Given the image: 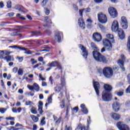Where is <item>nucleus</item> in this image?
<instances>
[{
    "mask_svg": "<svg viewBox=\"0 0 130 130\" xmlns=\"http://www.w3.org/2000/svg\"><path fill=\"white\" fill-rule=\"evenodd\" d=\"M93 56L96 60L98 62H103V63H107L108 62V60H109V58H107L104 55H102L101 53L96 51H94L93 52Z\"/></svg>",
    "mask_w": 130,
    "mask_h": 130,
    "instance_id": "nucleus-1",
    "label": "nucleus"
},
{
    "mask_svg": "<svg viewBox=\"0 0 130 130\" xmlns=\"http://www.w3.org/2000/svg\"><path fill=\"white\" fill-rule=\"evenodd\" d=\"M111 29L113 32L118 31V34L120 39H123V38H124V32H123V30L122 29L118 28V22L117 21L114 20L113 22Z\"/></svg>",
    "mask_w": 130,
    "mask_h": 130,
    "instance_id": "nucleus-2",
    "label": "nucleus"
},
{
    "mask_svg": "<svg viewBox=\"0 0 130 130\" xmlns=\"http://www.w3.org/2000/svg\"><path fill=\"white\" fill-rule=\"evenodd\" d=\"M103 72V74L106 78H111L113 75V70L110 67H107L104 68Z\"/></svg>",
    "mask_w": 130,
    "mask_h": 130,
    "instance_id": "nucleus-3",
    "label": "nucleus"
},
{
    "mask_svg": "<svg viewBox=\"0 0 130 130\" xmlns=\"http://www.w3.org/2000/svg\"><path fill=\"white\" fill-rule=\"evenodd\" d=\"M98 20L102 24H105L107 22V16L103 12H100L98 14Z\"/></svg>",
    "mask_w": 130,
    "mask_h": 130,
    "instance_id": "nucleus-4",
    "label": "nucleus"
},
{
    "mask_svg": "<svg viewBox=\"0 0 130 130\" xmlns=\"http://www.w3.org/2000/svg\"><path fill=\"white\" fill-rule=\"evenodd\" d=\"M121 106V104H120L119 100L114 102L112 105V108L114 111L115 112H118V111H119V108H120Z\"/></svg>",
    "mask_w": 130,
    "mask_h": 130,
    "instance_id": "nucleus-5",
    "label": "nucleus"
},
{
    "mask_svg": "<svg viewBox=\"0 0 130 130\" xmlns=\"http://www.w3.org/2000/svg\"><path fill=\"white\" fill-rule=\"evenodd\" d=\"M108 12L112 18H116L117 17V11L114 7H111L108 9Z\"/></svg>",
    "mask_w": 130,
    "mask_h": 130,
    "instance_id": "nucleus-6",
    "label": "nucleus"
},
{
    "mask_svg": "<svg viewBox=\"0 0 130 130\" xmlns=\"http://www.w3.org/2000/svg\"><path fill=\"white\" fill-rule=\"evenodd\" d=\"M111 43H112V42L107 39L103 40L104 46H105V47L109 50L112 49V45H111Z\"/></svg>",
    "mask_w": 130,
    "mask_h": 130,
    "instance_id": "nucleus-7",
    "label": "nucleus"
},
{
    "mask_svg": "<svg viewBox=\"0 0 130 130\" xmlns=\"http://www.w3.org/2000/svg\"><path fill=\"white\" fill-rule=\"evenodd\" d=\"M102 99L103 101H110L111 99V95L108 93V92H106V91H103L102 93Z\"/></svg>",
    "mask_w": 130,
    "mask_h": 130,
    "instance_id": "nucleus-8",
    "label": "nucleus"
},
{
    "mask_svg": "<svg viewBox=\"0 0 130 130\" xmlns=\"http://www.w3.org/2000/svg\"><path fill=\"white\" fill-rule=\"evenodd\" d=\"M49 66L50 68L57 67L59 70H61V73H62V67H61V65L59 62L53 61L50 63Z\"/></svg>",
    "mask_w": 130,
    "mask_h": 130,
    "instance_id": "nucleus-9",
    "label": "nucleus"
},
{
    "mask_svg": "<svg viewBox=\"0 0 130 130\" xmlns=\"http://www.w3.org/2000/svg\"><path fill=\"white\" fill-rule=\"evenodd\" d=\"M121 25L123 29H127L128 24H127V19H126V17L124 16H123L121 17Z\"/></svg>",
    "mask_w": 130,
    "mask_h": 130,
    "instance_id": "nucleus-10",
    "label": "nucleus"
},
{
    "mask_svg": "<svg viewBox=\"0 0 130 130\" xmlns=\"http://www.w3.org/2000/svg\"><path fill=\"white\" fill-rule=\"evenodd\" d=\"M79 48H80L82 51V55L83 57H84V58H87V56H88V51H87L86 47L82 45H79Z\"/></svg>",
    "mask_w": 130,
    "mask_h": 130,
    "instance_id": "nucleus-11",
    "label": "nucleus"
},
{
    "mask_svg": "<svg viewBox=\"0 0 130 130\" xmlns=\"http://www.w3.org/2000/svg\"><path fill=\"white\" fill-rule=\"evenodd\" d=\"M125 59L124 55H121V59H119L118 61V64L120 66L121 69H122V71L123 72H124L125 71V69H124V67H123V60Z\"/></svg>",
    "mask_w": 130,
    "mask_h": 130,
    "instance_id": "nucleus-12",
    "label": "nucleus"
},
{
    "mask_svg": "<svg viewBox=\"0 0 130 130\" xmlns=\"http://www.w3.org/2000/svg\"><path fill=\"white\" fill-rule=\"evenodd\" d=\"M93 38L94 41H96V42H100L102 39V37L100 34L98 32H94L93 34Z\"/></svg>",
    "mask_w": 130,
    "mask_h": 130,
    "instance_id": "nucleus-13",
    "label": "nucleus"
},
{
    "mask_svg": "<svg viewBox=\"0 0 130 130\" xmlns=\"http://www.w3.org/2000/svg\"><path fill=\"white\" fill-rule=\"evenodd\" d=\"M93 85L96 92V95L99 96V89H100V84L98 82H95L93 80Z\"/></svg>",
    "mask_w": 130,
    "mask_h": 130,
    "instance_id": "nucleus-14",
    "label": "nucleus"
},
{
    "mask_svg": "<svg viewBox=\"0 0 130 130\" xmlns=\"http://www.w3.org/2000/svg\"><path fill=\"white\" fill-rule=\"evenodd\" d=\"M61 36H62V32L57 31L55 36V40L57 42H60L61 40Z\"/></svg>",
    "mask_w": 130,
    "mask_h": 130,
    "instance_id": "nucleus-15",
    "label": "nucleus"
},
{
    "mask_svg": "<svg viewBox=\"0 0 130 130\" xmlns=\"http://www.w3.org/2000/svg\"><path fill=\"white\" fill-rule=\"evenodd\" d=\"M84 12H85V13H90V12H91V9L88 8L87 9L79 10V14L81 17H83V13H84Z\"/></svg>",
    "mask_w": 130,
    "mask_h": 130,
    "instance_id": "nucleus-16",
    "label": "nucleus"
},
{
    "mask_svg": "<svg viewBox=\"0 0 130 130\" xmlns=\"http://www.w3.org/2000/svg\"><path fill=\"white\" fill-rule=\"evenodd\" d=\"M78 24L81 29H85V22H84V20L82 18H80L78 20Z\"/></svg>",
    "mask_w": 130,
    "mask_h": 130,
    "instance_id": "nucleus-17",
    "label": "nucleus"
},
{
    "mask_svg": "<svg viewBox=\"0 0 130 130\" xmlns=\"http://www.w3.org/2000/svg\"><path fill=\"white\" fill-rule=\"evenodd\" d=\"M43 106V103L41 101H39L38 105V111H39L40 114H42V113H43V110H42Z\"/></svg>",
    "mask_w": 130,
    "mask_h": 130,
    "instance_id": "nucleus-18",
    "label": "nucleus"
},
{
    "mask_svg": "<svg viewBox=\"0 0 130 130\" xmlns=\"http://www.w3.org/2000/svg\"><path fill=\"white\" fill-rule=\"evenodd\" d=\"M111 116L115 120H118V119H119V118H120V115L115 113H112L111 114Z\"/></svg>",
    "mask_w": 130,
    "mask_h": 130,
    "instance_id": "nucleus-19",
    "label": "nucleus"
},
{
    "mask_svg": "<svg viewBox=\"0 0 130 130\" xmlns=\"http://www.w3.org/2000/svg\"><path fill=\"white\" fill-rule=\"evenodd\" d=\"M4 60H7V62H9V61H14L15 59L13 56L8 55L4 57Z\"/></svg>",
    "mask_w": 130,
    "mask_h": 130,
    "instance_id": "nucleus-20",
    "label": "nucleus"
},
{
    "mask_svg": "<svg viewBox=\"0 0 130 130\" xmlns=\"http://www.w3.org/2000/svg\"><path fill=\"white\" fill-rule=\"evenodd\" d=\"M92 22H93V21H92V20H91V19H87L86 23H87V28L90 29V28L93 27V25L92 24Z\"/></svg>",
    "mask_w": 130,
    "mask_h": 130,
    "instance_id": "nucleus-21",
    "label": "nucleus"
},
{
    "mask_svg": "<svg viewBox=\"0 0 130 130\" xmlns=\"http://www.w3.org/2000/svg\"><path fill=\"white\" fill-rule=\"evenodd\" d=\"M20 50H23V51H24V53L25 54H28V55L33 54V52L24 48V47L20 48Z\"/></svg>",
    "mask_w": 130,
    "mask_h": 130,
    "instance_id": "nucleus-22",
    "label": "nucleus"
},
{
    "mask_svg": "<svg viewBox=\"0 0 130 130\" xmlns=\"http://www.w3.org/2000/svg\"><path fill=\"white\" fill-rule=\"evenodd\" d=\"M116 125L117 128L119 130H121V129H122L124 126V125H125V124H124L123 122L119 121L118 123H117Z\"/></svg>",
    "mask_w": 130,
    "mask_h": 130,
    "instance_id": "nucleus-23",
    "label": "nucleus"
},
{
    "mask_svg": "<svg viewBox=\"0 0 130 130\" xmlns=\"http://www.w3.org/2000/svg\"><path fill=\"white\" fill-rule=\"evenodd\" d=\"M104 88L107 92H110L112 90V87L109 84H105L104 86Z\"/></svg>",
    "mask_w": 130,
    "mask_h": 130,
    "instance_id": "nucleus-24",
    "label": "nucleus"
},
{
    "mask_svg": "<svg viewBox=\"0 0 130 130\" xmlns=\"http://www.w3.org/2000/svg\"><path fill=\"white\" fill-rule=\"evenodd\" d=\"M53 118L56 124L60 123V121H61V117L57 118L56 116L53 115Z\"/></svg>",
    "mask_w": 130,
    "mask_h": 130,
    "instance_id": "nucleus-25",
    "label": "nucleus"
},
{
    "mask_svg": "<svg viewBox=\"0 0 130 130\" xmlns=\"http://www.w3.org/2000/svg\"><path fill=\"white\" fill-rule=\"evenodd\" d=\"M47 102L46 104H45V107H47V106L48 105V104H51V103H52V96H49L48 97V99L47 100Z\"/></svg>",
    "mask_w": 130,
    "mask_h": 130,
    "instance_id": "nucleus-26",
    "label": "nucleus"
},
{
    "mask_svg": "<svg viewBox=\"0 0 130 130\" xmlns=\"http://www.w3.org/2000/svg\"><path fill=\"white\" fill-rule=\"evenodd\" d=\"M107 38H109L110 39V41L112 42V43H114V37L113 36V35L111 34H108L107 35Z\"/></svg>",
    "mask_w": 130,
    "mask_h": 130,
    "instance_id": "nucleus-27",
    "label": "nucleus"
},
{
    "mask_svg": "<svg viewBox=\"0 0 130 130\" xmlns=\"http://www.w3.org/2000/svg\"><path fill=\"white\" fill-rule=\"evenodd\" d=\"M15 9L16 10H18V11H19V12H22L23 10H24V8H23V6L21 5H17L15 7Z\"/></svg>",
    "mask_w": 130,
    "mask_h": 130,
    "instance_id": "nucleus-28",
    "label": "nucleus"
},
{
    "mask_svg": "<svg viewBox=\"0 0 130 130\" xmlns=\"http://www.w3.org/2000/svg\"><path fill=\"white\" fill-rule=\"evenodd\" d=\"M30 117L31 118H32L33 121H34L35 122H37V121L39 120V118L35 116V115H30Z\"/></svg>",
    "mask_w": 130,
    "mask_h": 130,
    "instance_id": "nucleus-29",
    "label": "nucleus"
},
{
    "mask_svg": "<svg viewBox=\"0 0 130 130\" xmlns=\"http://www.w3.org/2000/svg\"><path fill=\"white\" fill-rule=\"evenodd\" d=\"M34 89L38 92V91H39V85L36 83H34Z\"/></svg>",
    "mask_w": 130,
    "mask_h": 130,
    "instance_id": "nucleus-30",
    "label": "nucleus"
},
{
    "mask_svg": "<svg viewBox=\"0 0 130 130\" xmlns=\"http://www.w3.org/2000/svg\"><path fill=\"white\" fill-rule=\"evenodd\" d=\"M5 51L0 50V59H5Z\"/></svg>",
    "mask_w": 130,
    "mask_h": 130,
    "instance_id": "nucleus-31",
    "label": "nucleus"
},
{
    "mask_svg": "<svg viewBox=\"0 0 130 130\" xmlns=\"http://www.w3.org/2000/svg\"><path fill=\"white\" fill-rule=\"evenodd\" d=\"M30 111L32 114H36L37 113L36 108H35L34 107H32L31 109H30Z\"/></svg>",
    "mask_w": 130,
    "mask_h": 130,
    "instance_id": "nucleus-32",
    "label": "nucleus"
},
{
    "mask_svg": "<svg viewBox=\"0 0 130 130\" xmlns=\"http://www.w3.org/2000/svg\"><path fill=\"white\" fill-rule=\"evenodd\" d=\"M45 117H43L40 122V125L43 126L45 124Z\"/></svg>",
    "mask_w": 130,
    "mask_h": 130,
    "instance_id": "nucleus-33",
    "label": "nucleus"
},
{
    "mask_svg": "<svg viewBox=\"0 0 130 130\" xmlns=\"http://www.w3.org/2000/svg\"><path fill=\"white\" fill-rule=\"evenodd\" d=\"M127 47L129 51H130V36L128 37V41L127 43Z\"/></svg>",
    "mask_w": 130,
    "mask_h": 130,
    "instance_id": "nucleus-34",
    "label": "nucleus"
},
{
    "mask_svg": "<svg viewBox=\"0 0 130 130\" xmlns=\"http://www.w3.org/2000/svg\"><path fill=\"white\" fill-rule=\"evenodd\" d=\"M7 7L8 9H11V8H12V2L10 1H8L7 3Z\"/></svg>",
    "mask_w": 130,
    "mask_h": 130,
    "instance_id": "nucleus-35",
    "label": "nucleus"
},
{
    "mask_svg": "<svg viewBox=\"0 0 130 130\" xmlns=\"http://www.w3.org/2000/svg\"><path fill=\"white\" fill-rule=\"evenodd\" d=\"M42 3H41V6L42 7H45L46 6V3H47V0H41Z\"/></svg>",
    "mask_w": 130,
    "mask_h": 130,
    "instance_id": "nucleus-36",
    "label": "nucleus"
},
{
    "mask_svg": "<svg viewBox=\"0 0 130 130\" xmlns=\"http://www.w3.org/2000/svg\"><path fill=\"white\" fill-rule=\"evenodd\" d=\"M7 111V109L4 108H0V113L4 114Z\"/></svg>",
    "mask_w": 130,
    "mask_h": 130,
    "instance_id": "nucleus-37",
    "label": "nucleus"
},
{
    "mask_svg": "<svg viewBox=\"0 0 130 130\" xmlns=\"http://www.w3.org/2000/svg\"><path fill=\"white\" fill-rule=\"evenodd\" d=\"M9 48H18V49L21 50L20 48H22V47H20L19 46H16V45H14V46H10L9 47Z\"/></svg>",
    "mask_w": 130,
    "mask_h": 130,
    "instance_id": "nucleus-38",
    "label": "nucleus"
},
{
    "mask_svg": "<svg viewBox=\"0 0 130 130\" xmlns=\"http://www.w3.org/2000/svg\"><path fill=\"white\" fill-rule=\"evenodd\" d=\"M18 75L19 76H22L23 75V70L22 69H19L18 72Z\"/></svg>",
    "mask_w": 130,
    "mask_h": 130,
    "instance_id": "nucleus-39",
    "label": "nucleus"
},
{
    "mask_svg": "<svg viewBox=\"0 0 130 130\" xmlns=\"http://www.w3.org/2000/svg\"><path fill=\"white\" fill-rule=\"evenodd\" d=\"M39 77V81H42V82L46 81L45 78H43L42 74H40Z\"/></svg>",
    "mask_w": 130,
    "mask_h": 130,
    "instance_id": "nucleus-40",
    "label": "nucleus"
},
{
    "mask_svg": "<svg viewBox=\"0 0 130 130\" xmlns=\"http://www.w3.org/2000/svg\"><path fill=\"white\" fill-rule=\"evenodd\" d=\"M16 28H17L15 29V31H20V30H22V29L25 28V27L20 26H17Z\"/></svg>",
    "mask_w": 130,
    "mask_h": 130,
    "instance_id": "nucleus-41",
    "label": "nucleus"
},
{
    "mask_svg": "<svg viewBox=\"0 0 130 130\" xmlns=\"http://www.w3.org/2000/svg\"><path fill=\"white\" fill-rule=\"evenodd\" d=\"M77 129L86 130V126H81L79 125L77 127Z\"/></svg>",
    "mask_w": 130,
    "mask_h": 130,
    "instance_id": "nucleus-42",
    "label": "nucleus"
},
{
    "mask_svg": "<svg viewBox=\"0 0 130 130\" xmlns=\"http://www.w3.org/2000/svg\"><path fill=\"white\" fill-rule=\"evenodd\" d=\"M4 54L5 55H9V54H11V53H13V52H10V51H7V50H4Z\"/></svg>",
    "mask_w": 130,
    "mask_h": 130,
    "instance_id": "nucleus-43",
    "label": "nucleus"
},
{
    "mask_svg": "<svg viewBox=\"0 0 130 130\" xmlns=\"http://www.w3.org/2000/svg\"><path fill=\"white\" fill-rule=\"evenodd\" d=\"M16 17H18L20 18V19H21V20H26V18H25L24 17H23V16H21V14L18 13L16 15Z\"/></svg>",
    "mask_w": 130,
    "mask_h": 130,
    "instance_id": "nucleus-44",
    "label": "nucleus"
},
{
    "mask_svg": "<svg viewBox=\"0 0 130 130\" xmlns=\"http://www.w3.org/2000/svg\"><path fill=\"white\" fill-rule=\"evenodd\" d=\"M61 108H64L65 106L64 104V100H63L62 102H60V105Z\"/></svg>",
    "mask_w": 130,
    "mask_h": 130,
    "instance_id": "nucleus-45",
    "label": "nucleus"
},
{
    "mask_svg": "<svg viewBox=\"0 0 130 130\" xmlns=\"http://www.w3.org/2000/svg\"><path fill=\"white\" fill-rule=\"evenodd\" d=\"M79 110V108L78 107H75L73 108L72 110L73 112H75V113H77Z\"/></svg>",
    "mask_w": 130,
    "mask_h": 130,
    "instance_id": "nucleus-46",
    "label": "nucleus"
},
{
    "mask_svg": "<svg viewBox=\"0 0 130 130\" xmlns=\"http://www.w3.org/2000/svg\"><path fill=\"white\" fill-rule=\"evenodd\" d=\"M81 111L83 113H84V114H88V109H87V108L81 110Z\"/></svg>",
    "mask_w": 130,
    "mask_h": 130,
    "instance_id": "nucleus-47",
    "label": "nucleus"
},
{
    "mask_svg": "<svg viewBox=\"0 0 130 130\" xmlns=\"http://www.w3.org/2000/svg\"><path fill=\"white\" fill-rule=\"evenodd\" d=\"M30 61L31 62V64H35V63H37V61L35 60L34 58H31L30 59Z\"/></svg>",
    "mask_w": 130,
    "mask_h": 130,
    "instance_id": "nucleus-48",
    "label": "nucleus"
},
{
    "mask_svg": "<svg viewBox=\"0 0 130 130\" xmlns=\"http://www.w3.org/2000/svg\"><path fill=\"white\" fill-rule=\"evenodd\" d=\"M121 130H129V127L127 125H124Z\"/></svg>",
    "mask_w": 130,
    "mask_h": 130,
    "instance_id": "nucleus-49",
    "label": "nucleus"
},
{
    "mask_svg": "<svg viewBox=\"0 0 130 130\" xmlns=\"http://www.w3.org/2000/svg\"><path fill=\"white\" fill-rule=\"evenodd\" d=\"M61 84L62 86H64V85H66V82H64V78H61Z\"/></svg>",
    "mask_w": 130,
    "mask_h": 130,
    "instance_id": "nucleus-50",
    "label": "nucleus"
},
{
    "mask_svg": "<svg viewBox=\"0 0 130 130\" xmlns=\"http://www.w3.org/2000/svg\"><path fill=\"white\" fill-rule=\"evenodd\" d=\"M27 88L30 90L31 91H32V90H34V86H32V85H27Z\"/></svg>",
    "mask_w": 130,
    "mask_h": 130,
    "instance_id": "nucleus-51",
    "label": "nucleus"
},
{
    "mask_svg": "<svg viewBox=\"0 0 130 130\" xmlns=\"http://www.w3.org/2000/svg\"><path fill=\"white\" fill-rule=\"evenodd\" d=\"M118 96H122L123 95V90L120 91H118L117 93Z\"/></svg>",
    "mask_w": 130,
    "mask_h": 130,
    "instance_id": "nucleus-52",
    "label": "nucleus"
},
{
    "mask_svg": "<svg viewBox=\"0 0 130 130\" xmlns=\"http://www.w3.org/2000/svg\"><path fill=\"white\" fill-rule=\"evenodd\" d=\"M61 88H60V87H59V86H57V87H56V88H55V91L57 92V93H58L59 92H60V90H61Z\"/></svg>",
    "mask_w": 130,
    "mask_h": 130,
    "instance_id": "nucleus-53",
    "label": "nucleus"
},
{
    "mask_svg": "<svg viewBox=\"0 0 130 130\" xmlns=\"http://www.w3.org/2000/svg\"><path fill=\"white\" fill-rule=\"evenodd\" d=\"M6 120H15V118L13 117H9L6 118Z\"/></svg>",
    "mask_w": 130,
    "mask_h": 130,
    "instance_id": "nucleus-54",
    "label": "nucleus"
},
{
    "mask_svg": "<svg viewBox=\"0 0 130 130\" xmlns=\"http://www.w3.org/2000/svg\"><path fill=\"white\" fill-rule=\"evenodd\" d=\"M12 72L13 73H14V74H16L17 73V72H18V68L17 67H14L13 70H12Z\"/></svg>",
    "mask_w": 130,
    "mask_h": 130,
    "instance_id": "nucleus-55",
    "label": "nucleus"
},
{
    "mask_svg": "<svg viewBox=\"0 0 130 130\" xmlns=\"http://www.w3.org/2000/svg\"><path fill=\"white\" fill-rule=\"evenodd\" d=\"M26 105H32L33 104V103L31 101H27L25 102Z\"/></svg>",
    "mask_w": 130,
    "mask_h": 130,
    "instance_id": "nucleus-56",
    "label": "nucleus"
},
{
    "mask_svg": "<svg viewBox=\"0 0 130 130\" xmlns=\"http://www.w3.org/2000/svg\"><path fill=\"white\" fill-rule=\"evenodd\" d=\"M99 27L102 29V30H105V27H104L102 24H98Z\"/></svg>",
    "mask_w": 130,
    "mask_h": 130,
    "instance_id": "nucleus-57",
    "label": "nucleus"
},
{
    "mask_svg": "<svg viewBox=\"0 0 130 130\" xmlns=\"http://www.w3.org/2000/svg\"><path fill=\"white\" fill-rule=\"evenodd\" d=\"M25 95H27L28 96H34V93H31V92H26L25 93Z\"/></svg>",
    "mask_w": 130,
    "mask_h": 130,
    "instance_id": "nucleus-58",
    "label": "nucleus"
},
{
    "mask_svg": "<svg viewBox=\"0 0 130 130\" xmlns=\"http://www.w3.org/2000/svg\"><path fill=\"white\" fill-rule=\"evenodd\" d=\"M45 12L46 15H49V13H50V11H49L48 9H45Z\"/></svg>",
    "mask_w": 130,
    "mask_h": 130,
    "instance_id": "nucleus-59",
    "label": "nucleus"
},
{
    "mask_svg": "<svg viewBox=\"0 0 130 130\" xmlns=\"http://www.w3.org/2000/svg\"><path fill=\"white\" fill-rule=\"evenodd\" d=\"M80 107L81 108V110H83V109H86V105H85L84 104H82L81 105Z\"/></svg>",
    "mask_w": 130,
    "mask_h": 130,
    "instance_id": "nucleus-60",
    "label": "nucleus"
},
{
    "mask_svg": "<svg viewBox=\"0 0 130 130\" xmlns=\"http://www.w3.org/2000/svg\"><path fill=\"white\" fill-rule=\"evenodd\" d=\"M27 74H24L23 76L22 80H28V77H27Z\"/></svg>",
    "mask_w": 130,
    "mask_h": 130,
    "instance_id": "nucleus-61",
    "label": "nucleus"
},
{
    "mask_svg": "<svg viewBox=\"0 0 130 130\" xmlns=\"http://www.w3.org/2000/svg\"><path fill=\"white\" fill-rule=\"evenodd\" d=\"M42 87H45V86H47V83L46 82H45V81H42Z\"/></svg>",
    "mask_w": 130,
    "mask_h": 130,
    "instance_id": "nucleus-62",
    "label": "nucleus"
},
{
    "mask_svg": "<svg viewBox=\"0 0 130 130\" xmlns=\"http://www.w3.org/2000/svg\"><path fill=\"white\" fill-rule=\"evenodd\" d=\"M17 58L19 62L23 61V57H17Z\"/></svg>",
    "mask_w": 130,
    "mask_h": 130,
    "instance_id": "nucleus-63",
    "label": "nucleus"
},
{
    "mask_svg": "<svg viewBox=\"0 0 130 130\" xmlns=\"http://www.w3.org/2000/svg\"><path fill=\"white\" fill-rule=\"evenodd\" d=\"M38 60H39L40 62H43V57H39L38 58Z\"/></svg>",
    "mask_w": 130,
    "mask_h": 130,
    "instance_id": "nucleus-64",
    "label": "nucleus"
}]
</instances>
